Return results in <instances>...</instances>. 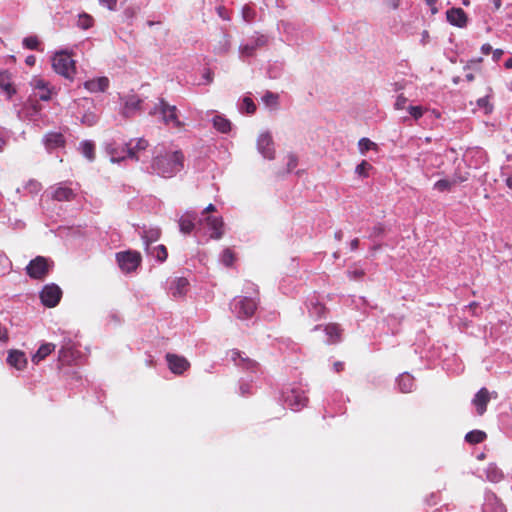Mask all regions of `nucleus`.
<instances>
[{
    "label": "nucleus",
    "mask_w": 512,
    "mask_h": 512,
    "mask_svg": "<svg viewBox=\"0 0 512 512\" xmlns=\"http://www.w3.org/2000/svg\"><path fill=\"white\" fill-rule=\"evenodd\" d=\"M35 62H36V57L34 55H29L26 57L25 59V63L28 65V66H34L35 65Z\"/></svg>",
    "instance_id": "338daca9"
},
{
    "label": "nucleus",
    "mask_w": 512,
    "mask_h": 512,
    "mask_svg": "<svg viewBox=\"0 0 512 512\" xmlns=\"http://www.w3.org/2000/svg\"><path fill=\"white\" fill-rule=\"evenodd\" d=\"M53 261L44 256H36L26 266L27 275L35 280H44L53 268Z\"/></svg>",
    "instance_id": "7ed1b4c3"
},
{
    "label": "nucleus",
    "mask_w": 512,
    "mask_h": 512,
    "mask_svg": "<svg viewBox=\"0 0 512 512\" xmlns=\"http://www.w3.org/2000/svg\"><path fill=\"white\" fill-rule=\"evenodd\" d=\"M189 285V282L184 277H179L175 280V290L173 292V295H183L186 291L187 286Z\"/></svg>",
    "instance_id": "4c0bfd02"
},
{
    "label": "nucleus",
    "mask_w": 512,
    "mask_h": 512,
    "mask_svg": "<svg viewBox=\"0 0 512 512\" xmlns=\"http://www.w3.org/2000/svg\"><path fill=\"white\" fill-rule=\"evenodd\" d=\"M79 150L89 161H93L96 157L95 144L92 141L85 140L80 143Z\"/></svg>",
    "instance_id": "7c9ffc66"
},
{
    "label": "nucleus",
    "mask_w": 512,
    "mask_h": 512,
    "mask_svg": "<svg viewBox=\"0 0 512 512\" xmlns=\"http://www.w3.org/2000/svg\"><path fill=\"white\" fill-rule=\"evenodd\" d=\"M487 438V434L482 430H472L465 435V441L470 444H478Z\"/></svg>",
    "instance_id": "72a5a7b5"
},
{
    "label": "nucleus",
    "mask_w": 512,
    "mask_h": 512,
    "mask_svg": "<svg viewBox=\"0 0 512 512\" xmlns=\"http://www.w3.org/2000/svg\"><path fill=\"white\" fill-rule=\"evenodd\" d=\"M257 309V302L248 297H241L238 300H235L234 303V312L236 313L237 318L246 319L253 316Z\"/></svg>",
    "instance_id": "0eeeda50"
},
{
    "label": "nucleus",
    "mask_w": 512,
    "mask_h": 512,
    "mask_svg": "<svg viewBox=\"0 0 512 512\" xmlns=\"http://www.w3.org/2000/svg\"><path fill=\"white\" fill-rule=\"evenodd\" d=\"M286 401L294 410H300L307 405L308 398L305 395L293 390L291 395L287 397Z\"/></svg>",
    "instance_id": "b1692460"
},
{
    "label": "nucleus",
    "mask_w": 512,
    "mask_h": 512,
    "mask_svg": "<svg viewBox=\"0 0 512 512\" xmlns=\"http://www.w3.org/2000/svg\"><path fill=\"white\" fill-rule=\"evenodd\" d=\"M217 14L223 20L229 21L231 19L230 12L224 6H218L216 8Z\"/></svg>",
    "instance_id": "8fccbe9b"
},
{
    "label": "nucleus",
    "mask_w": 512,
    "mask_h": 512,
    "mask_svg": "<svg viewBox=\"0 0 512 512\" xmlns=\"http://www.w3.org/2000/svg\"><path fill=\"white\" fill-rule=\"evenodd\" d=\"M372 169V165L368 163L366 160H363L360 164L356 166L355 172L363 177L366 178L369 176L368 172Z\"/></svg>",
    "instance_id": "a19ab883"
},
{
    "label": "nucleus",
    "mask_w": 512,
    "mask_h": 512,
    "mask_svg": "<svg viewBox=\"0 0 512 512\" xmlns=\"http://www.w3.org/2000/svg\"><path fill=\"white\" fill-rule=\"evenodd\" d=\"M385 231V228L382 224H377L376 226L373 227L372 229V235L373 236H381Z\"/></svg>",
    "instance_id": "5fc2aeb1"
},
{
    "label": "nucleus",
    "mask_w": 512,
    "mask_h": 512,
    "mask_svg": "<svg viewBox=\"0 0 512 512\" xmlns=\"http://www.w3.org/2000/svg\"><path fill=\"white\" fill-rule=\"evenodd\" d=\"M466 308L469 309L473 315H478L480 310L479 304L477 302H471L468 306H466Z\"/></svg>",
    "instance_id": "13d9d810"
},
{
    "label": "nucleus",
    "mask_w": 512,
    "mask_h": 512,
    "mask_svg": "<svg viewBox=\"0 0 512 512\" xmlns=\"http://www.w3.org/2000/svg\"><path fill=\"white\" fill-rule=\"evenodd\" d=\"M469 21L468 15L461 8H450V25L464 28Z\"/></svg>",
    "instance_id": "6ab92c4d"
},
{
    "label": "nucleus",
    "mask_w": 512,
    "mask_h": 512,
    "mask_svg": "<svg viewBox=\"0 0 512 512\" xmlns=\"http://www.w3.org/2000/svg\"><path fill=\"white\" fill-rule=\"evenodd\" d=\"M408 111L415 119H419L423 115V108L421 106H409Z\"/></svg>",
    "instance_id": "09e8293b"
},
{
    "label": "nucleus",
    "mask_w": 512,
    "mask_h": 512,
    "mask_svg": "<svg viewBox=\"0 0 512 512\" xmlns=\"http://www.w3.org/2000/svg\"><path fill=\"white\" fill-rule=\"evenodd\" d=\"M435 188L440 191H444V190L448 189V180L442 179V180L437 181L435 183Z\"/></svg>",
    "instance_id": "6e6d98bb"
},
{
    "label": "nucleus",
    "mask_w": 512,
    "mask_h": 512,
    "mask_svg": "<svg viewBox=\"0 0 512 512\" xmlns=\"http://www.w3.org/2000/svg\"><path fill=\"white\" fill-rule=\"evenodd\" d=\"M43 142L48 150H54L65 145V138L62 133L49 132L44 136Z\"/></svg>",
    "instance_id": "f3484780"
},
{
    "label": "nucleus",
    "mask_w": 512,
    "mask_h": 512,
    "mask_svg": "<svg viewBox=\"0 0 512 512\" xmlns=\"http://www.w3.org/2000/svg\"><path fill=\"white\" fill-rule=\"evenodd\" d=\"M165 358L170 371L176 375H181L190 368L189 361L183 356L167 353Z\"/></svg>",
    "instance_id": "9d476101"
},
{
    "label": "nucleus",
    "mask_w": 512,
    "mask_h": 512,
    "mask_svg": "<svg viewBox=\"0 0 512 512\" xmlns=\"http://www.w3.org/2000/svg\"><path fill=\"white\" fill-rule=\"evenodd\" d=\"M481 51L483 54L488 55L490 52H492V46L490 44H483L481 47Z\"/></svg>",
    "instance_id": "774afa93"
},
{
    "label": "nucleus",
    "mask_w": 512,
    "mask_h": 512,
    "mask_svg": "<svg viewBox=\"0 0 512 512\" xmlns=\"http://www.w3.org/2000/svg\"><path fill=\"white\" fill-rule=\"evenodd\" d=\"M436 2L437 0H426L427 5L431 8L432 14H435L438 11V9L435 6Z\"/></svg>",
    "instance_id": "680f3d73"
},
{
    "label": "nucleus",
    "mask_w": 512,
    "mask_h": 512,
    "mask_svg": "<svg viewBox=\"0 0 512 512\" xmlns=\"http://www.w3.org/2000/svg\"><path fill=\"white\" fill-rule=\"evenodd\" d=\"M470 176L469 171L466 168V165L464 164L463 167H461V163L457 166V171L455 172L453 179L450 180V185L456 184V183H462L464 181H467Z\"/></svg>",
    "instance_id": "f704fd0d"
},
{
    "label": "nucleus",
    "mask_w": 512,
    "mask_h": 512,
    "mask_svg": "<svg viewBox=\"0 0 512 512\" xmlns=\"http://www.w3.org/2000/svg\"><path fill=\"white\" fill-rule=\"evenodd\" d=\"M70 353V348H61L59 350V360L60 361H63V362H66V358L69 356Z\"/></svg>",
    "instance_id": "4d7b16f0"
},
{
    "label": "nucleus",
    "mask_w": 512,
    "mask_h": 512,
    "mask_svg": "<svg viewBox=\"0 0 512 512\" xmlns=\"http://www.w3.org/2000/svg\"><path fill=\"white\" fill-rule=\"evenodd\" d=\"M0 88L8 96H11L15 93V90L12 87L10 74L7 71H0Z\"/></svg>",
    "instance_id": "2f4dec72"
},
{
    "label": "nucleus",
    "mask_w": 512,
    "mask_h": 512,
    "mask_svg": "<svg viewBox=\"0 0 512 512\" xmlns=\"http://www.w3.org/2000/svg\"><path fill=\"white\" fill-rule=\"evenodd\" d=\"M7 362L17 370H22L27 365V358L24 352L20 350H11L8 354Z\"/></svg>",
    "instance_id": "a211bd4d"
},
{
    "label": "nucleus",
    "mask_w": 512,
    "mask_h": 512,
    "mask_svg": "<svg viewBox=\"0 0 512 512\" xmlns=\"http://www.w3.org/2000/svg\"><path fill=\"white\" fill-rule=\"evenodd\" d=\"M23 46L29 50H40V40L37 36H28L23 39Z\"/></svg>",
    "instance_id": "e433bc0d"
},
{
    "label": "nucleus",
    "mask_w": 512,
    "mask_h": 512,
    "mask_svg": "<svg viewBox=\"0 0 512 512\" xmlns=\"http://www.w3.org/2000/svg\"><path fill=\"white\" fill-rule=\"evenodd\" d=\"M52 67L57 74L70 81L74 80L76 75V65L71 54L65 51L55 53L52 58Z\"/></svg>",
    "instance_id": "f03ea898"
},
{
    "label": "nucleus",
    "mask_w": 512,
    "mask_h": 512,
    "mask_svg": "<svg viewBox=\"0 0 512 512\" xmlns=\"http://www.w3.org/2000/svg\"><path fill=\"white\" fill-rule=\"evenodd\" d=\"M203 77L206 79L207 83H211L213 81V72L210 69H207Z\"/></svg>",
    "instance_id": "0e129e2a"
},
{
    "label": "nucleus",
    "mask_w": 512,
    "mask_h": 512,
    "mask_svg": "<svg viewBox=\"0 0 512 512\" xmlns=\"http://www.w3.org/2000/svg\"><path fill=\"white\" fill-rule=\"evenodd\" d=\"M100 4L105 5L109 10H115L117 0H99Z\"/></svg>",
    "instance_id": "864d4df0"
},
{
    "label": "nucleus",
    "mask_w": 512,
    "mask_h": 512,
    "mask_svg": "<svg viewBox=\"0 0 512 512\" xmlns=\"http://www.w3.org/2000/svg\"><path fill=\"white\" fill-rule=\"evenodd\" d=\"M141 103H142V100L136 95H131V96L127 97L125 104H124L123 115L125 117H130L134 111H137L140 109Z\"/></svg>",
    "instance_id": "393cba45"
},
{
    "label": "nucleus",
    "mask_w": 512,
    "mask_h": 512,
    "mask_svg": "<svg viewBox=\"0 0 512 512\" xmlns=\"http://www.w3.org/2000/svg\"><path fill=\"white\" fill-rule=\"evenodd\" d=\"M324 331L327 335V344H334L341 340L342 330L338 324L330 323L324 327Z\"/></svg>",
    "instance_id": "5701e85b"
},
{
    "label": "nucleus",
    "mask_w": 512,
    "mask_h": 512,
    "mask_svg": "<svg viewBox=\"0 0 512 512\" xmlns=\"http://www.w3.org/2000/svg\"><path fill=\"white\" fill-rule=\"evenodd\" d=\"M482 510L483 512H506L504 504L492 491L485 492Z\"/></svg>",
    "instance_id": "f8f14e48"
},
{
    "label": "nucleus",
    "mask_w": 512,
    "mask_h": 512,
    "mask_svg": "<svg viewBox=\"0 0 512 512\" xmlns=\"http://www.w3.org/2000/svg\"><path fill=\"white\" fill-rule=\"evenodd\" d=\"M359 150L362 154H365L370 149L376 147V144L368 138H361L358 142Z\"/></svg>",
    "instance_id": "37998d69"
},
{
    "label": "nucleus",
    "mask_w": 512,
    "mask_h": 512,
    "mask_svg": "<svg viewBox=\"0 0 512 512\" xmlns=\"http://www.w3.org/2000/svg\"><path fill=\"white\" fill-rule=\"evenodd\" d=\"M55 350V345L52 343L42 344L36 353L32 356V362L34 364H38L40 361L44 360L48 355H50Z\"/></svg>",
    "instance_id": "bb28decb"
},
{
    "label": "nucleus",
    "mask_w": 512,
    "mask_h": 512,
    "mask_svg": "<svg viewBox=\"0 0 512 512\" xmlns=\"http://www.w3.org/2000/svg\"><path fill=\"white\" fill-rule=\"evenodd\" d=\"M333 367H334V370L339 373L341 371L344 370V363L341 362V361H336L334 364H333Z\"/></svg>",
    "instance_id": "e2e57ef3"
},
{
    "label": "nucleus",
    "mask_w": 512,
    "mask_h": 512,
    "mask_svg": "<svg viewBox=\"0 0 512 512\" xmlns=\"http://www.w3.org/2000/svg\"><path fill=\"white\" fill-rule=\"evenodd\" d=\"M208 227L212 230L211 238L220 239L223 236L224 222L222 217L208 216L205 219Z\"/></svg>",
    "instance_id": "aec40b11"
},
{
    "label": "nucleus",
    "mask_w": 512,
    "mask_h": 512,
    "mask_svg": "<svg viewBox=\"0 0 512 512\" xmlns=\"http://www.w3.org/2000/svg\"><path fill=\"white\" fill-rule=\"evenodd\" d=\"M62 297V290L54 283L45 285L40 292V299L44 306L55 307Z\"/></svg>",
    "instance_id": "423d86ee"
},
{
    "label": "nucleus",
    "mask_w": 512,
    "mask_h": 512,
    "mask_svg": "<svg viewBox=\"0 0 512 512\" xmlns=\"http://www.w3.org/2000/svg\"><path fill=\"white\" fill-rule=\"evenodd\" d=\"M279 96L273 92L267 91L262 100L267 106L277 107Z\"/></svg>",
    "instance_id": "79ce46f5"
},
{
    "label": "nucleus",
    "mask_w": 512,
    "mask_h": 512,
    "mask_svg": "<svg viewBox=\"0 0 512 512\" xmlns=\"http://www.w3.org/2000/svg\"><path fill=\"white\" fill-rule=\"evenodd\" d=\"M297 164H298L297 156L292 154V153H289L287 155V169H286V172L287 173L291 172L294 168H296Z\"/></svg>",
    "instance_id": "49530a36"
},
{
    "label": "nucleus",
    "mask_w": 512,
    "mask_h": 512,
    "mask_svg": "<svg viewBox=\"0 0 512 512\" xmlns=\"http://www.w3.org/2000/svg\"><path fill=\"white\" fill-rule=\"evenodd\" d=\"M52 197L57 201H70L74 199L75 194L70 187L58 186L54 190Z\"/></svg>",
    "instance_id": "cd10ccee"
},
{
    "label": "nucleus",
    "mask_w": 512,
    "mask_h": 512,
    "mask_svg": "<svg viewBox=\"0 0 512 512\" xmlns=\"http://www.w3.org/2000/svg\"><path fill=\"white\" fill-rule=\"evenodd\" d=\"M243 108L248 114H253L256 111V105L249 97L243 99Z\"/></svg>",
    "instance_id": "a18cd8bd"
},
{
    "label": "nucleus",
    "mask_w": 512,
    "mask_h": 512,
    "mask_svg": "<svg viewBox=\"0 0 512 512\" xmlns=\"http://www.w3.org/2000/svg\"><path fill=\"white\" fill-rule=\"evenodd\" d=\"M268 39L264 35L257 36L252 43L241 45L239 48L240 54L245 57H252L258 48L265 46Z\"/></svg>",
    "instance_id": "2eb2a0df"
},
{
    "label": "nucleus",
    "mask_w": 512,
    "mask_h": 512,
    "mask_svg": "<svg viewBox=\"0 0 512 512\" xmlns=\"http://www.w3.org/2000/svg\"><path fill=\"white\" fill-rule=\"evenodd\" d=\"M31 86L37 96L42 101H48L54 92V88L50 86L49 82L41 77H34L31 80Z\"/></svg>",
    "instance_id": "1a4fd4ad"
},
{
    "label": "nucleus",
    "mask_w": 512,
    "mask_h": 512,
    "mask_svg": "<svg viewBox=\"0 0 512 512\" xmlns=\"http://www.w3.org/2000/svg\"><path fill=\"white\" fill-rule=\"evenodd\" d=\"M477 105L485 110V113L492 111V105L489 103L488 97H481L477 100Z\"/></svg>",
    "instance_id": "de8ad7c7"
},
{
    "label": "nucleus",
    "mask_w": 512,
    "mask_h": 512,
    "mask_svg": "<svg viewBox=\"0 0 512 512\" xmlns=\"http://www.w3.org/2000/svg\"><path fill=\"white\" fill-rule=\"evenodd\" d=\"M406 103H407V98L401 94L396 99L395 108L397 110L404 109L406 107Z\"/></svg>",
    "instance_id": "603ef678"
},
{
    "label": "nucleus",
    "mask_w": 512,
    "mask_h": 512,
    "mask_svg": "<svg viewBox=\"0 0 512 512\" xmlns=\"http://www.w3.org/2000/svg\"><path fill=\"white\" fill-rule=\"evenodd\" d=\"M398 385L401 392L409 393L414 387V378L408 373L402 374L398 378Z\"/></svg>",
    "instance_id": "c756f323"
},
{
    "label": "nucleus",
    "mask_w": 512,
    "mask_h": 512,
    "mask_svg": "<svg viewBox=\"0 0 512 512\" xmlns=\"http://www.w3.org/2000/svg\"><path fill=\"white\" fill-rule=\"evenodd\" d=\"M491 396L487 388L482 387L472 399V404L476 408V412L479 416H482L486 410L487 405L490 402Z\"/></svg>",
    "instance_id": "4468645a"
},
{
    "label": "nucleus",
    "mask_w": 512,
    "mask_h": 512,
    "mask_svg": "<svg viewBox=\"0 0 512 512\" xmlns=\"http://www.w3.org/2000/svg\"><path fill=\"white\" fill-rule=\"evenodd\" d=\"M213 126L217 131L221 133H227L231 130V122L220 115H216L213 118Z\"/></svg>",
    "instance_id": "473e14b6"
},
{
    "label": "nucleus",
    "mask_w": 512,
    "mask_h": 512,
    "mask_svg": "<svg viewBox=\"0 0 512 512\" xmlns=\"http://www.w3.org/2000/svg\"><path fill=\"white\" fill-rule=\"evenodd\" d=\"M116 261L119 268L124 273H131L137 270L142 262L141 254L138 251L128 250L118 252Z\"/></svg>",
    "instance_id": "20e7f679"
},
{
    "label": "nucleus",
    "mask_w": 512,
    "mask_h": 512,
    "mask_svg": "<svg viewBox=\"0 0 512 512\" xmlns=\"http://www.w3.org/2000/svg\"><path fill=\"white\" fill-rule=\"evenodd\" d=\"M258 150L267 159H273L275 155L274 143L270 133H262L257 141Z\"/></svg>",
    "instance_id": "ddd939ff"
},
{
    "label": "nucleus",
    "mask_w": 512,
    "mask_h": 512,
    "mask_svg": "<svg viewBox=\"0 0 512 512\" xmlns=\"http://www.w3.org/2000/svg\"><path fill=\"white\" fill-rule=\"evenodd\" d=\"M197 220V214L193 211H187L179 218V229L183 234H190Z\"/></svg>",
    "instance_id": "dca6fc26"
},
{
    "label": "nucleus",
    "mask_w": 512,
    "mask_h": 512,
    "mask_svg": "<svg viewBox=\"0 0 512 512\" xmlns=\"http://www.w3.org/2000/svg\"><path fill=\"white\" fill-rule=\"evenodd\" d=\"M185 155L182 150H164L158 152L151 161L152 173L172 178L184 169Z\"/></svg>",
    "instance_id": "f257e3e1"
},
{
    "label": "nucleus",
    "mask_w": 512,
    "mask_h": 512,
    "mask_svg": "<svg viewBox=\"0 0 512 512\" xmlns=\"http://www.w3.org/2000/svg\"><path fill=\"white\" fill-rule=\"evenodd\" d=\"M235 259H236L235 254L230 248H226L223 251L221 260L225 266H227V267L232 266Z\"/></svg>",
    "instance_id": "ea45409f"
},
{
    "label": "nucleus",
    "mask_w": 512,
    "mask_h": 512,
    "mask_svg": "<svg viewBox=\"0 0 512 512\" xmlns=\"http://www.w3.org/2000/svg\"><path fill=\"white\" fill-rule=\"evenodd\" d=\"M95 121V116L93 114L85 115L82 119V122L89 126L93 125Z\"/></svg>",
    "instance_id": "052dcab7"
},
{
    "label": "nucleus",
    "mask_w": 512,
    "mask_h": 512,
    "mask_svg": "<svg viewBox=\"0 0 512 512\" xmlns=\"http://www.w3.org/2000/svg\"><path fill=\"white\" fill-rule=\"evenodd\" d=\"M255 15H256V12L253 8H251L250 6L248 5H245L243 8H242V17L243 19L246 21V22H251L254 20L255 18Z\"/></svg>",
    "instance_id": "c03bdc74"
},
{
    "label": "nucleus",
    "mask_w": 512,
    "mask_h": 512,
    "mask_svg": "<svg viewBox=\"0 0 512 512\" xmlns=\"http://www.w3.org/2000/svg\"><path fill=\"white\" fill-rule=\"evenodd\" d=\"M486 479L492 483H499L505 478V474L501 468L494 462L489 463L485 469Z\"/></svg>",
    "instance_id": "4be33fe9"
},
{
    "label": "nucleus",
    "mask_w": 512,
    "mask_h": 512,
    "mask_svg": "<svg viewBox=\"0 0 512 512\" xmlns=\"http://www.w3.org/2000/svg\"><path fill=\"white\" fill-rule=\"evenodd\" d=\"M161 236V230L159 228H149L143 231L141 235L146 248L153 242H156Z\"/></svg>",
    "instance_id": "c85d7f7f"
},
{
    "label": "nucleus",
    "mask_w": 512,
    "mask_h": 512,
    "mask_svg": "<svg viewBox=\"0 0 512 512\" xmlns=\"http://www.w3.org/2000/svg\"><path fill=\"white\" fill-rule=\"evenodd\" d=\"M492 52H493V60L494 61H498L503 55V50H501V49H495Z\"/></svg>",
    "instance_id": "69168bd1"
},
{
    "label": "nucleus",
    "mask_w": 512,
    "mask_h": 512,
    "mask_svg": "<svg viewBox=\"0 0 512 512\" xmlns=\"http://www.w3.org/2000/svg\"><path fill=\"white\" fill-rule=\"evenodd\" d=\"M77 25L84 30L89 29L94 25V19L92 16L82 13L78 17Z\"/></svg>",
    "instance_id": "c9c22d12"
},
{
    "label": "nucleus",
    "mask_w": 512,
    "mask_h": 512,
    "mask_svg": "<svg viewBox=\"0 0 512 512\" xmlns=\"http://www.w3.org/2000/svg\"><path fill=\"white\" fill-rule=\"evenodd\" d=\"M151 254L159 261L164 262L168 257L167 248L164 245H158L153 248Z\"/></svg>",
    "instance_id": "58836bf2"
},
{
    "label": "nucleus",
    "mask_w": 512,
    "mask_h": 512,
    "mask_svg": "<svg viewBox=\"0 0 512 512\" xmlns=\"http://www.w3.org/2000/svg\"><path fill=\"white\" fill-rule=\"evenodd\" d=\"M84 87L92 92H104L109 87V79L107 77H98L96 79L88 80L84 83Z\"/></svg>",
    "instance_id": "412c9836"
},
{
    "label": "nucleus",
    "mask_w": 512,
    "mask_h": 512,
    "mask_svg": "<svg viewBox=\"0 0 512 512\" xmlns=\"http://www.w3.org/2000/svg\"><path fill=\"white\" fill-rule=\"evenodd\" d=\"M308 312L311 317L318 320L325 316L326 307L322 303L318 302L317 299H311L308 304Z\"/></svg>",
    "instance_id": "a878e982"
},
{
    "label": "nucleus",
    "mask_w": 512,
    "mask_h": 512,
    "mask_svg": "<svg viewBox=\"0 0 512 512\" xmlns=\"http://www.w3.org/2000/svg\"><path fill=\"white\" fill-rule=\"evenodd\" d=\"M364 275H365V272L362 269H355L353 271H348V276L350 277V279L360 280L364 277Z\"/></svg>",
    "instance_id": "3c124183"
},
{
    "label": "nucleus",
    "mask_w": 512,
    "mask_h": 512,
    "mask_svg": "<svg viewBox=\"0 0 512 512\" xmlns=\"http://www.w3.org/2000/svg\"><path fill=\"white\" fill-rule=\"evenodd\" d=\"M155 111H159L162 115V120L166 125H172L174 128L180 130L184 127V123L178 118V109L174 105H169L164 99H160L155 107Z\"/></svg>",
    "instance_id": "39448f33"
},
{
    "label": "nucleus",
    "mask_w": 512,
    "mask_h": 512,
    "mask_svg": "<svg viewBox=\"0 0 512 512\" xmlns=\"http://www.w3.org/2000/svg\"><path fill=\"white\" fill-rule=\"evenodd\" d=\"M9 339L8 331L0 324V341L7 342Z\"/></svg>",
    "instance_id": "bf43d9fd"
},
{
    "label": "nucleus",
    "mask_w": 512,
    "mask_h": 512,
    "mask_svg": "<svg viewBox=\"0 0 512 512\" xmlns=\"http://www.w3.org/2000/svg\"><path fill=\"white\" fill-rule=\"evenodd\" d=\"M148 145V141L143 138L137 139L135 145H132V141H130L129 143L126 144V155L116 156L114 151H111L112 161L120 162L121 160H124L126 158L138 160L139 158L137 156V152L145 150L148 147Z\"/></svg>",
    "instance_id": "6e6552de"
},
{
    "label": "nucleus",
    "mask_w": 512,
    "mask_h": 512,
    "mask_svg": "<svg viewBox=\"0 0 512 512\" xmlns=\"http://www.w3.org/2000/svg\"><path fill=\"white\" fill-rule=\"evenodd\" d=\"M229 357L234 364L242 369L256 371L258 368V362L254 359L245 356L241 351L232 349L229 351Z\"/></svg>",
    "instance_id": "9b49d317"
}]
</instances>
